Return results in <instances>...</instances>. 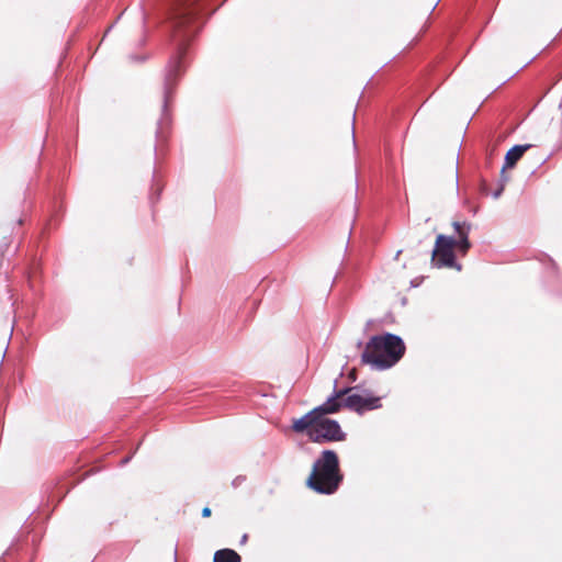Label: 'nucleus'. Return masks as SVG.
<instances>
[{
	"instance_id": "34",
	"label": "nucleus",
	"mask_w": 562,
	"mask_h": 562,
	"mask_svg": "<svg viewBox=\"0 0 562 562\" xmlns=\"http://www.w3.org/2000/svg\"><path fill=\"white\" fill-rule=\"evenodd\" d=\"M18 223L21 225L23 223V220L19 218Z\"/></svg>"
},
{
	"instance_id": "16",
	"label": "nucleus",
	"mask_w": 562,
	"mask_h": 562,
	"mask_svg": "<svg viewBox=\"0 0 562 562\" xmlns=\"http://www.w3.org/2000/svg\"><path fill=\"white\" fill-rule=\"evenodd\" d=\"M164 186L159 183L157 179L156 169L153 171L151 187L149 193L150 204L154 205L160 200Z\"/></svg>"
},
{
	"instance_id": "18",
	"label": "nucleus",
	"mask_w": 562,
	"mask_h": 562,
	"mask_svg": "<svg viewBox=\"0 0 562 562\" xmlns=\"http://www.w3.org/2000/svg\"><path fill=\"white\" fill-rule=\"evenodd\" d=\"M40 277V268L36 263H33L30 268V271L27 273V281L30 284V288L35 291V279Z\"/></svg>"
},
{
	"instance_id": "12",
	"label": "nucleus",
	"mask_w": 562,
	"mask_h": 562,
	"mask_svg": "<svg viewBox=\"0 0 562 562\" xmlns=\"http://www.w3.org/2000/svg\"><path fill=\"white\" fill-rule=\"evenodd\" d=\"M532 144H516L512 146L504 157L503 169H514L517 162L522 158L524 154L530 149Z\"/></svg>"
},
{
	"instance_id": "23",
	"label": "nucleus",
	"mask_w": 562,
	"mask_h": 562,
	"mask_svg": "<svg viewBox=\"0 0 562 562\" xmlns=\"http://www.w3.org/2000/svg\"><path fill=\"white\" fill-rule=\"evenodd\" d=\"M424 281V277H416L411 281L412 288H418Z\"/></svg>"
},
{
	"instance_id": "11",
	"label": "nucleus",
	"mask_w": 562,
	"mask_h": 562,
	"mask_svg": "<svg viewBox=\"0 0 562 562\" xmlns=\"http://www.w3.org/2000/svg\"><path fill=\"white\" fill-rule=\"evenodd\" d=\"M64 215V205L60 201H58L57 194L53 196L49 207H48V216L46 218L45 225L43 227L42 234H48L50 229H54L58 226Z\"/></svg>"
},
{
	"instance_id": "25",
	"label": "nucleus",
	"mask_w": 562,
	"mask_h": 562,
	"mask_svg": "<svg viewBox=\"0 0 562 562\" xmlns=\"http://www.w3.org/2000/svg\"><path fill=\"white\" fill-rule=\"evenodd\" d=\"M480 190L483 194H488V186L484 179L481 180V189Z\"/></svg>"
},
{
	"instance_id": "36",
	"label": "nucleus",
	"mask_w": 562,
	"mask_h": 562,
	"mask_svg": "<svg viewBox=\"0 0 562 562\" xmlns=\"http://www.w3.org/2000/svg\"><path fill=\"white\" fill-rule=\"evenodd\" d=\"M119 19H121V15H117V19H115V23L119 22Z\"/></svg>"
},
{
	"instance_id": "17",
	"label": "nucleus",
	"mask_w": 562,
	"mask_h": 562,
	"mask_svg": "<svg viewBox=\"0 0 562 562\" xmlns=\"http://www.w3.org/2000/svg\"><path fill=\"white\" fill-rule=\"evenodd\" d=\"M508 181H509V176L506 175V170L502 168L501 173H499V179H498V182H497V187L491 193L493 199L497 200V199H499L502 196V194H503V192L505 190L506 183Z\"/></svg>"
},
{
	"instance_id": "35",
	"label": "nucleus",
	"mask_w": 562,
	"mask_h": 562,
	"mask_svg": "<svg viewBox=\"0 0 562 562\" xmlns=\"http://www.w3.org/2000/svg\"><path fill=\"white\" fill-rule=\"evenodd\" d=\"M372 321H368L367 326H371Z\"/></svg>"
},
{
	"instance_id": "7",
	"label": "nucleus",
	"mask_w": 562,
	"mask_h": 562,
	"mask_svg": "<svg viewBox=\"0 0 562 562\" xmlns=\"http://www.w3.org/2000/svg\"><path fill=\"white\" fill-rule=\"evenodd\" d=\"M337 384L338 382L335 380L333 392L326 397L325 402L315 406L322 416L334 415L341 412L342 409H346L345 396H347V393L360 389V384L344 387H338Z\"/></svg>"
},
{
	"instance_id": "24",
	"label": "nucleus",
	"mask_w": 562,
	"mask_h": 562,
	"mask_svg": "<svg viewBox=\"0 0 562 562\" xmlns=\"http://www.w3.org/2000/svg\"><path fill=\"white\" fill-rule=\"evenodd\" d=\"M211 515H212V510L209 506H205L204 508H202L201 516L203 518H209V517H211Z\"/></svg>"
},
{
	"instance_id": "4",
	"label": "nucleus",
	"mask_w": 562,
	"mask_h": 562,
	"mask_svg": "<svg viewBox=\"0 0 562 562\" xmlns=\"http://www.w3.org/2000/svg\"><path fill=\"white\" fill-rule=\"evenodd\" d=\"M456 236L438 234L431 251V266L437 269L449 268L462 270V265L457 259Z\"/></svg>"
},
{
	"instance_id": "31",
	"label": "nucleus",
	"mask_w": 562,
	"mask_h": 562,
	"mask_svg": "<svg viewBox=\"0 0 562 562\" xmlns=\"http://www.w3.org/2000/svg\"><path fill=\"white\" fill-rule=\"evenodd\" d=\"M362 346H363V342H362L361 340H359V341L357 342V348H361Z\"/></svg>"
},
{
	"instance_id": "9",
	"label": "nucleus",
	"mask_w": 562,
	"mask_h": 562,
	"mask_svg": "<svg viewBox=\"0 0 562 562\" xmlns=\"http://www.w3.org/2000/svg\"><path fill=\"white\" fill-rule=\"evenodd\" d=\"M321 416L316 407H313L303 416L292 418L288 429L296 435H306L310 439V435L313 432L314 427H316V423L319 420Z\"/></svg>"
},
{
	"instance_id": "29",
	"label": "nucleus",
	"mask_w": 562,
	"mask_h": 562,
	"mask_svg": "<svg viewBox=\"0 0 562 562\" xmlns=\"http://www.w3.org/2000/svg\"><path fill=\"white\" fill-rule=\"evenodd\" d=\"M145 44H146V37H143V38H140V40L138 41V45H139V46H143V45H145Z\"/></svg>"
},
{
	"instance_id": "6",
	"label": "nucleus",
	"mask_w": 562,
	"mask_h": 562,
	"mask_svg": "<svg viewBox=\"0 0 562 562\" xmlns=\"http://www.w3.org/2000/svg\"><path fill=\"white\" fill-rule=\"evenodd\" d=\"M362 393L349 392L347 396H345V405L346 409L357 413L358 415H363L369 411L379 409L382 407L381 397L372 394L370 390L364 389L360 385Z\"/></svg>"
},
{
	"instance_id": "30",
	"label": "nucleus",
	"mask_w": 562,
	"mask_h": 562,
	"mask_svg": "<svg viewBox=\"0 0 562 562\" xmlns=\"http://www.w3.org/2000/svg\"><path fill=\"white\" fill-rule=\"evenodd\" d=\"M402 254V250H397L395 254L394 259L397 260L400 258V255Z\"/></svg>"
},
{
	"instance_id": "26",
	"label": "nucleus",
	"mask_w": 562,
	"mask_h": 562,
	"mask_svg": "<svg viewBox=\"0 0 562 562\" xmlns=\"http://www.w3.org/2000/svg\"><path fill=\"white\" fill-rule=\"evenodd\" d=\"M114 25H115V22H113L112 24H110V25L106 27V30H105V32H104V34H103L102 40H103V38H104V37H105V36H106L111 31H112V29L114 27Z\"/></svg>"
},
{
	"instance_id": "10",
	"label": "nucleus",
	"mask_w": 562,
	"mask_h": 562,
	"mask_svg": "<svg viewBox=\"0 0 562 562\" xmlns=\"http://www.w3.org/2000/svg\"><path fill=\"white\" fill-rule=\"evenodd\" d=\"M36 539L33 536L30 539V536L26 535L25 538L15 539L11 546L5 550V552L0 558V562H20L22 560L21 553L23 551H29L30 546H35Z\"/></svg>"
},
{
	"instance_id": "19",
	"label": "nucleus",
	"mask_w": 562,
	"mask_h": 562,
	"mask_svg": "<svg viewBox=\"0 0 562 562\" xmlns=\"http://www.w3.org/2000/svg\"><path fill=\"white\" fill-rule=\"evenodd\" d=\"M127 58L131 63H145L149 56L145 54H130Z\"/></svg>"
},
{
	"instance_id": "33",
	"label": "nucleus",
	"mask_w": 562,
	"mask_h": 562,
	"mask_svg": "<svg viewBox=\"0 0 562 562\" xmlns=\"http://www.w3.org/2000/svg\"><path fill=\"white\" fill-rule=\"evenodd\" d=\"M352 140H353V144L356 145V136H355V133L352 134Z\"/></svg>"
},
{
	"instance_id": "13",
	"label": "nucleus",
	"mask_w": 562,
	"mask_h": 562,
	"mask_svg": "<svg viewBox=\"0 0 562 562\" xmlns=\"http://www.w3.org/2000/svg\"><path fill=\"white\" fill-rule=\"evenodd\" d=\"M78 482L79 481H77L76 483H72L69 486H66L65 483H60V482H57V483L50 482V483L46 484L45 492L48 493L47 501L55 502V499H56V503L59 504L65 498V496L68 494L70 488L74 487Z\"/></svg>"
},
{
	"instance_id": "5",
	"label": "nucleus",
	"mask_w": 562,
	"mask_h": 562,
	"mask_svg": "<svg viewBox=\"0 0 562 562\" xmlns=\"http://www.w3.org/2000/svg\"><path fill=\"white\" fill-rule=\"evenodd\" d=\"M347 439L338 420L328 416H321L316 423L313 432L310 435V441L314 443L340 442Z\"/></svg>"
},
{
	"instance_id": "2",
	"label": "nucleus",
	"mask_w": 562,
	"mask_h": 562,
	"mask_svg": "<svg viewBox=\"0 0 562 562\" xmlns=\"http://www.w3.org/2000/svg\"><path fill=\"white\" fill-rule=\"evenodd\" d=\"M406 352V345L400 335L383 331L372 335L361 352V363L372 370L385 371L396 366Z\"/></svg>"
},
{
	"instance_id": "20",
	"label": "nucleus",
	"mask_w": 562,
	"mask_h": 562,
	"mask_svg": "<svg viewBox=\"0 0 562 562\" xmlns=\"http://www.w3.org/2000/svg\"><path fill=\"white\" fill-rule=\"evenodd\" d=\"M140 443H142V442H139V443L134 448V450H133L130 454L125 456V457L120 461V465H121V467L126 465V464L132 460V458L134 457V454H135V453H136V451L138 450V448H139Z\"/></svg>"
},
{
	"instance_id": "3",
	"label": "nucleus",
	"mask_w": 562,
	"mask_h": 562,
	"mask_svg": "<svg viewBox=\"0 0 562 562\" xmlns=\"http://www.w3.org/2000/svg\"><path fill=\"white\" fill-rule=\"evenodd\" d=\"M344 473L340 469L338 453L333 449H324L313 462L305 484L319 495H333L341 486Z\"/></svg>"
},
{
	"instance_id": "32",
	"label": "nucleus",
	"mask_w": 562,
	"mask_h": 562,
	"mask_svg": "<svg viewBox=\"0 0 562 562\" xmlns=\"http://www.w3.org/2000/svg\"><path fill=\"white\" fill-rule=\"evenodd\" d=\"M439 1L440 0H437V2L431 7V11L430 12H432L435 10V8H436V5L438 4Z\"/></svg>"
},
{
	"instance_id": "15",
	"label": "nucleus",
	"mask_w": 562,
	"mask_h": 562,
	"mask_svg": "<svg viewBox=\"0 0 562 562\" xmlns=\"http://www.w3.org/2000/svg\"><path fill=\"white\" fill-rule=\"evenodd\" d=\"M213 562H241V557L234 549L224 548L215 551Z\"/></svg>"
},
{
	"instance_id": "22",
	"label": "nucleus",
	"mask_w": 562,
	"mask_h": 562,
	"mask_svg": "<svg viewBox=\"0 0 562 562\" xmlns=\"http://www.w3.org/2000/svg\"><path fill=\"white\" fill-rule=\"evenodd\" d=\"M467 224H469V222H467V221H463V222L453 221L452 227H453L454 232L458 234L463 228V225H467Z\"/></svg>"
},
{
	"instance_id": "21",
	"label": "nucleus",
	"mask_w": 562,
	"mask_h": 562,
	"mask_svg": "<svg viewBox=\"0 0 562 562\" xmlns=\"http://www.w3.org/2000/svg\"><path fill=\"white\" fill-rule=\"evenodd\" d=\"M246 481V476L245 475H237L233 481H232V486L234 488H237L238 486H240L244 482Z\"/></svg>"
},
{
	"instance_id": "8",
	"label": "nucleus",
	"mask_w": 562,
	"mask_h": 562,
	"mask_svg": "<svg viewBox=\"0 0 562 562\" xmlns=\"http://www.w3.org/2000/svg\"><path fill=\"white\" fill-rule=\"evenodd\" d=\"M539 260L546 268L544 288L554 296L562 299V277L558 263L547 254H541Z\"/></svg>"
},
{
	"instance_id": "38",
	"label": "nucleus",
	"mask_w": 562,
	"mask_h": 562,
	"mask_svg": "<svg viewBox=\"0 0 562 562\" xmlns=\"http://www.w3.org/2000/svg\"><path fill=\"white\" fill-rule=\"evenodd\" d=\"M173 555H175V560H176L177 559V550H175Z\"/></svg>"
},
{
	"instance_id": "1",
	"label": "nucleus",
	"mask_w": 562,
	"mask_h": 562,
	"mask_svg": "<svg viewBox=\"0 0 562 562\" xmlns=\"http://www.w3.org/2000/svg\"><path fill=\"white\" fill-rule=\"evenodd\" d=\"M212 2L213 0H155L154 2L155 23L164 30L172 47L162 74V104L155 131V155L158 147H162L168 139L172 122L171 105L177 87L188 68L186 59L188 49L207 20L218 9V7L212 8Z\"/></svg>"
},
{
	"instance_id": "28",
	"label": "nucleus",
	"mask_w": 562,
	"mask_h": 562,
	"mask_svg": "<svg viewBox=\"0 0 562 562\" xmlns=\"http://www.w3.org/2000/svg\"><path fill=\"white\" fill-rule=\"evenodd\" d=\"M248 540V535L247 533H244L240 538V544H245Z\"/></svg>"
},
{
	"instance_id": "27",
	"label": "nucleus",
	"mask_w": 562,
	"mask_h": 562,
	"mask_svg": "<svg viewBox=\"0 0 562 562\" xmlns=\"http://www.w3.org/2000/svg\"><path fill=\"white\" fill-rule=\"evenodd\" d=\"M492 160H493L492 153H490L488 156L486 157V167H491Z\"/></svg>"
},
{
	"instance_id": "14",
	"label": "nucleus",
	"mask_w": 562,
	"mask_h": 562,
	"mask_svg": "<svg viewBox=\"0 0 562 562\" xmlns=\"http://www.w3.org/2000/svg\"><path fill=\"white\" fill-rule=\"evenodd\" d=\"M471 227V223L463 225V228L457 234L456 248L458 254L461 256H465L472 248V243L469 237Z\"/></svg>"
},
{
	"instance_id": "37",
	"label": "nucleus",
	"mask_w": 562,
	"mask_h": 562,
	"mask_svg": "<svg viewBox=\"0 0 562 562\" xmlns=\"http://www.w3.org/2000/svg\"><path fill=\"white\" fill-rule=\"evenodd\" d=\"M119 19H121V15H117V19H115V23L119 22Z\"/></svg>"
}]
</instances>
